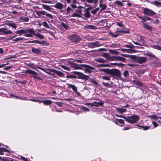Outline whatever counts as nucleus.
Masks as SVG:
<instances>
[{"instance_id":"f257e3e1","label":"nucleus","mask_w":161,"mask_h":161,"mask_svg":"<svg viewBox=\"0 0 161 161\" xmlns=\"http://www.w3.org/2000/svg\"><path fill=\"white\" fill-rule=\"evenodd\" d=\"M124 119L127 122L133 124L136 123L139 120L140 118L139 116L135 114L131 116L124 117Z\"/></svg>"},{"instance_id":"f03ea898","label":"nucleus","mask_w":161,"mask_h":161,"mask_svg":"<svg viewBox=\"0 0 161 161\" xmlns=\"http://www.w3.org/2000/svg\"><path fill=\"white\" fill-rule=\"evenodd\" d=\"M68 38L72 42L75 43L79 42L81 39L80 36L75 34L68 36Z\"/></svg>"},{"instance_id":"7ed1b4c3","label":"nucleus","mask_w":161,"mask_h":161,"mask_svg":"<svg viewBox=\"0 0 161 161\" xmlns=\"http://www.w3.org/2000/svg\"><path fill=\"white\" fill-rule=\"evenodd\" d=\"M25 32L24 36L27 37H32L34 35L35 31L31 28H28L25 30Z\"/></svg>"},{"instance_id":"20e7f679","label":"nucleus","mask_w":161,"mask_h":161,"mask_svg":"<svg viewBox=\"0 0 161 161\" xmlns=\"http://www.w3.org/2000/svg\"><path fill=\"white\" fill-rule=\"evenodd\" d=\"M143 14L149 16H152L155 15L156 13L152 10L147 8H143L142 9Z\"/></svg>"},{"instance_id":"39448f33","label":"nucleus","mask_w":161,"mask_h":161,"mask_svg":"<svg viewBox=\"0 0 161 161\" xmlns=\"http://www.w3.org/2000/svg\"><path fill=\"white\" fill-rule=\"evenodd\" d=\"M108 74L114 76L119 77L120 73V71L117 69H110Z\"/></svg>"},{"instance_id":"423d86ee","label":"nucleus","mask_w":161,"mask_h":161,"mask_svg":"<svg viewBox=\"0 0 161 161\" xmlns=\"http://www.w3.org/2000/svg\"><path fill=\"white\" fill-rule=\"evenodd\" d=\"M25 72L28 74L34 75V76H31V77H33L35 79H37L38 80H41V77H39L36 76V75H37V73L35 71H33L31 69H27L26 70Z\"/></svg>"},{"instance_id":"0eeeda50","label":"nucleus","mask_w":161,"mask_h":161,"mask_svg":"<svg viewBox=\"0 0 161 161\" xmlns=\"http://www.w3.org/2000/svg\"><path fill=\"white\" fill-rule=\"evenodd\" d=\"M101 45L102 44L98 41H96L95 42H90L88 43V47L92 48L100 47Z\"/></svg>"},{"instance_id":"6e6552de","label":"nucleus","mask_w":161,"mask_h":161,"mask_svg":"<svg viewBox=\"0 0 161 161\" xmlns=\"http://www.w3.org/2000/svg\"><path fill=\"white\" fill-rule=\"evenodd\" d=\"M111 59L113 61H119L124 62L126 61V59L125 58L120 56H112L111 58Z\"/></svg>"},{"instance_id":"1a4fd4ad","label":"nucleus","mask_w":161,"mask_h":161,"mask_svg":"<svg viewBox=\"0 0 161 161\" xmlns=\"http://www.w3.org/2000/svg\"><path fill=\"white\" fill-rule=\"evenodd\" d=\"M67 85L68 86V88H71L73 90L74 92H76V94L78 96H80V93L79 92L77 91V87H76L75 85H73L70 84H67Z\"/></svg>"},{"instance_id":"9d476101","label":"nucleus","mask_w":161,"mask_h":161,"mask_svg":"<svg viewBox=\"0 0 161 161\" xmlns=\"http://www.w3.org/2000/svg\"><path fill=\"white\" fill-rule=\"evenodd\" d=\"M84 65L83 67H82V70H84L86 72L90 73L91 72V70H93L94 68L90 66H88L86 64H82Z\"/></svg>"},{"instance_id":"9b49d317","label":"nucleus","mask_w":161,"mask_h":161,"mask_svg":"<svg viewBox=\"0 0 161 161\" xmlns=\"http://www.w3.org/2000/svg\"><path fill=\"white\" fill-rule=\"evenodd\" d=\"M70 66L72 68H74L76 69H81L82 67H83L84 65L82 64H77L71 63L70 64Z\"/></svg>"},{"instance_id":"f8f14e48","label":"nucleus","mask_w":161,"mask_h":161,"mask_svg":"<svg viewBox=\"0 0 161 161\" xmlns=\"http://www.w3.org/2000/svg\"><path fill=\"white\" fill-rule=\"evenodd\" d=\"M147 60V58L144 57H138L136 60L137 62L139 63L142 64L145 62Z\"/></svg>"},{"instance_id":"ddd939ff","label":"nucleus","mask_w":161,"mask_h":161,"mask_svg":"<svg viewBox=\"0 0 161 161\" xmlns=\"http://www.w3.org/2000/svg\"><path fill=\"white\" fill-rule=\"evenodd\" d=\"M74 73L78 75V77L80 79H86L87 78V76L83 73L78 72H74Z\"/></svg>"},{"instance_id":"4468645a","label":"nucleus","mask_w":161,"mask_h":161,"mask_svg":"<svg viewBox=\"0 0 161 161\" xmlns=\"http://www.w3.org/2000/svg\"><path fill=\"white\" fill-rule=\"evenodd\" d=\"M103 103L102 102H94L92 103H88V105L92 106H95L98 107L99 106H103Z\"/></svg>"},{"instance_id":"2eb2a0df","label":"nucleus","mask_w":161,"mask_h":161,"mask_svg":"<svg viewBox=\"0 0 161 161\" xmlns=\"http://www.w3.org/2000/svg\"><path fill=\"white\" fill-rule=\"evenodd\" d=\"M66 9L67 12L69 13L73 10V8H76V6L74 4H71Z\"/></svg>"},{"instance_id":"dca6fc26","label":"nucleus","mask_w":161,"mask_h":161,"mask_svg":"<svg viewBox=\"0 0 161 161\" xmlns=\"http://www.w3.org/2000/svg\"><path fill=\"white\" fill-rule=\"evenodd\" d=\"M0 32H2L5 34H12V32L10 30H8L5 28L0 29Z\"/></svg>"},{"instance_id":"f3484780","label":"nucleus","mask_w":161,"mask_h":161,"mask_svg":"<svg viewBox=\"0 0 161 161\" xmlns=\"http://www.w3.org/2000/svg\"><path fill=\"white\" fill-rule=\"evenodd\" d=\"M83 14L82 13V11L80 9H79L77 13H75L73 14L72 17H78L79 18L82 17Z\"/></svg>"},{"instance_id":"a211bd4d","label":"nucleus","mask_w":161,"mask_h":161,"mask_svg":"<svg viewBox=\"0 0 161 161\" xmlns=\"http://www.w3.org/2000/svg\"><path fill=\"white\" fill-rule=\"evenodd\" d=\"M53 7L58 9L61 10L64 7V6L62 3H57L54 5L53 6Z\"/></svg>"},{"instance_id":"6ab92c4d","label":"nucleus","mask_w":161,"mask_h":161,"mask_svg":"<svg viewBox=\"0 0 161 161\" xmlns=\"http://www.w3.org/2000/svg\"><path fill=\"white\" fill-rule=\"evenodd\" d=\"M136 38L137 40L141 43H144L145 42L146 38L141 36L138 35L137 36Z\"/></svg>"},{"instance_id":"aec40b11","label":"nucleus","mask_w":161,"mask_h":161,"mask_svg":"<svg viewBox=\"0 0 161 161\" xmlns=\"http://www.w3.org/2000/svg\"><path fill=\"white\" fill-rule=\"evenodd\" d=\"M132 82L141 87L142 86H143V83L142 82L140 81L137 78H135L132 81Z\"/></svg>"},{"instance_id":"412c9836","label":"nucleus","mask_w":161,"mask_h":161,"mask_svg":"<svg viewBox=\"0 0 161 161\" xmlns=\"http://www.w3.org/2000/svg\"><path fill=\"white\" fill-rule=\"evenodd\" d=\"M137 16L140 19L142 20L143 22H146L147 20H151V19L147 16H141L137 15Z\"/></svg>"},{"instance_id":"4be33fe9","label":"nucleus","mask_w":161,"mask_h":161,"mask_svg":"<svg viewBox=\"0 0 161 161\" xmlns=\"http://www.w3.org/2000/svg\"><path fill=\"white\" fill-rule=\"evenodd\" d=\"M32 49V52L35 54H40L41 53V51L40 50V49L39 48H36L34 47H33L31 48Z\"/></svg>"},{"instance_id":"5701e85b","label":"nucleus","mask_w":161,"mask_h":161,"mask_svg":"<svg viewBox=\"0 0 161 161\" xmlns=\"http://www.w3.org/2000/svg\"><path fill=\"white\" fill-rule=\"evenodd\" d=\"M142 22L143 25L145 29L150 31H151L152 29V28L151 26L146 24L145 23L143 22V21H142Z\"/></svg>"},{"instance_id":"b1692460","label":"nucleus","mask_w":161,"mask_h":161,"mask_svg":"<svg viewBox=\"0 0 161 161\" xmlns=\"http://www.w3.org/2000/svg\"><path fill=\"white\" fill-rule=\"evenodd\" d=\"M83 15L87 18H89L90 17L91 14L88 10L87 9H86L84 11V14H83L82 16Z\"/></svg>"},{"instance_id":"393cba45","label":"nucleus","mask_w":161,"mask_h":161,"mask_svg":"<svg viewBox=\"0 0 161 161\" xmlns=\"http://www.w3.org/2000/svg\"><path fill=\"white\" fill-rule=\"evenodd\" d=\"M30 66L31 68H33L34 69H35L36 68H37L39 69H40L43 70V71H44L45 72H46V73H47V74H49L48 72H46L44 69H43V68H42L41 67H36L34 65V64H30Z\"/></svg>"},{"instance_id":"a878e982","label":"nucleus","mask_w":161,"mask_h":161,"mask_svg":"<svg viewBox=\"0 0 161 161\" xmlns=\"http://www.w3.org/2000/svg\"><path fill=\"white\" fill-rule=\"evenodd\" d=\"M61 25L62 27L66 30H67L69 28L68 25L63 22L61 23Z\"/></svg>"},{"instance_id":"bb28decb","label":"nucleus","mask_w":161,"mask_h":161,"mask_svg":"<svg viewBox=\"0 0 161 161\" xmlns=\"http://www.w3.org/2000/svg\"><path fill=\"white\" fill-rule=\"evenodd\" d=\"M99 7L101 8V10H103L105 9L107 7V5L106 4H103L102 2H101L99 5Z\"/></svg>"},{"instance_id":"cd10ccee","label":"nucleus","mask_w":161,"mask_h":161,"mask_svg":"<svg viewBox=\"0 0 161 161\" xmlns=\"http://www.w3.org/2000/svg\"><path fill=\"white\" fill-rule=\"evenodd\" d=\"M34 36L39 38L40 39H44V37L42 35L39 33L35 32Z\"/></svg>"},{"instance_id":"c85d7f7f","label":"nucleus","mask_w":161,"mask_h":161,"mask_svg":"<svg viewBox=\"0 0 161 161\" xmlns=\"http://www.w3.org/2000/svg\"><path fill=\"white\" fill-rule=\"evenodd\" d=\"M40 102L43 103L46 105H49L52 104V101L50 100H40Z\"/></svg>"},{"instance_id":"c756f323","label":"nucleus","mask_w":161,"mask_h":161,"mask_svg":"<svg viewBox=\"0 0 161 161\" xmlns=\"http://www.w3.org/2000/svg\"><path fill=\"white\" fill-rule=\"evenodd\" d=\"M137 125L139 127V129H141V128H142L144 130H147L150 129V127L149 126L141 125L139 126L138 125Z\"/></svg>"},{"instance_id":"7c9ffc66","label":"nucleus","mask_w":161,"mask_h":161,"mask_svg":"<svg viewBox=\"0 0 161 161\" xmlns=\"http://www.w3.org/2000/svg\"><path fill=\"white\" fill-rule=\"evenodd\" d=\"M7 25H8L9 26L12 27L13 28L16 29L17 27V24L15 23H8L7 24Z\"/></svg>"},{"instance_id":"2f4dec72","label":"nucleus","mask_w":161,"mask_h":161,"mask_svg":"<svg viewBox=\"0 0 161 161\" xmlns=\"http://www.w3.org/2000/svg\"><path fill=\"white\" fill-rule=\"evenodd\" d=\"M85 28L87 29H96V27L91 25H86L85 26Z\"/></svg>"},{"instance_id":"473e14b6","label":"nucleus","mask_w":161,"mask_h":161,"mask_svg":"<svg viewBox=\"0 0 161 161\" xmlns=\"http://www.w3.org/2000/svg\"><path fill=\"white\" fill-rule=\"evenodd\" d=\"M42 7L45 9L49 11H51V8H50V7L49 6L45 4H42Z\"/></svg>"},{"instance_id":"72a5a7b5","label":"nucleus","mask_w":161,"mask_h":161,"mask_svg":"<svg viewBox=\"0 0 161 161\" xmlns=\"http://www.w3.org/2000/svg\"><path fill=\"white\" fill-rule=\"evenodd\" d=\"M117 111L119 112L120 113H123L125 112L126 111V109L123 108H118L116 109Z\"/></svg>"},{"instance_id":"f704fd0d","label":"nucleus","mask_w":161,"mask_h":161,"mask_svg":"<svg viewBox=\"0 0 161 161\" xmlns=\"http://www.w3.org/2000/svg\"><path fill=\"white\" fill-rule=\"evenodd\" d=\"M99 0H86L87 3H93L95 4H96L98 1Z\"/></svg>"},{"instance_id":"c9c22d12","label":"nucleus","mask_w":161,"mask_h":161,"mask_svg":"<svg viewBox=\"0 0 161 161\" xmlns=\"http://www.w3.org/2000/svg\"><path fill=\"white\" fill-rule=\"evenodd\" d=\"M96 61L100 63H104L106 62V61L102 58H98L95 59Z\"/></svg>"},{"instance_id":"e433bc0d","label":"nucleus","mask_w":161,"mask_h":161,"mask_svg":"<svg viewBox=\"0 0 161 161\" xmlns=\"http://www.w3.org/2000/svg\"><path fill=\"white\" fill-rule=\"evenodd\" d=\"M124 47H125L128 48H130L132 49H134V48L135 47H135L134 46L133 44L131 43H130L128 45H125L123 46Z\"/></svg>"},{"instance_id":"4c0bfd02","label":"nucleus","mask_w":161,"mask_h":161,"mask_svg":"<svg viewBox=\"0 0 161 161\" xmlns=\"http://www.w3.org/2000/svg\"><path fill=\"white\" fill-rule=\"evenodd\" d=\"M25 30L22 29L20 30H19L16 31L15 33L17 34H25Z\"/></svg>"},{"instance_id":"58836bf2","label":"nucleus","mask_w":161,"mask_h":161,"mask_svg":"<svg viewBox=\"0 0 161 161\" xmlns=\"http://www.w3.org/2000/svg\"><path fill=\"white\" fill-rule=\"evenodd\" d=\"M117 32H121V33H129V31H125L123 29H120L118 28L117 29Z\"/></svg>"},{"instance_id":"ea45409f","label":"nucleus","mask_w":161,"mask_h":161,"mask_svg":"<svg viewBox=\"0 0 161 161\" xmlns=\"http://www.w3.org/2000/svg\"><path fill=\"white\" fill-rule=\"evenodd\" d=\"M151 47H153L155 49H156L160 51H161V47H160L159 46L157 45H152Z\"/></svg>"},{"instance_id":"a19ab883","label":"nucleus","mask_w":161,"mask_h":161,"mask_svg":"<svg viewBox=\"0 0 161 161\" xmlns=\"http://www.w3.org/2000/svg\"><path fill=\"white\" fill-rule=\"evenodd\" d=\"M109 52L110 53L115 54L116 55H119V53L116 50H109Z\"/></svg>"},{"instance_id":"79ce46f5","label":"nucleus","mask_w":161,"mask_h":161,"mask_svg":"<svg viewBox=\"0 0 161 161\" xmlns=\"http://www.w3.org/2000/svg\"><path fill=\"white\" fill-rule=\"evenodd\" d=\"M8 150L3 148H0V154H3V153L8 152Z\"/></svg>"},{"instance_id":"37998d69","label":"nucleus","mask_w":161,"mask_h":161,"mask_svg":"<svg viewBox=\"0 0 161 161\" xmlns=\"http://www.w3.org/2000/svg\"><path fill=\"white\" fill-rule=\"evenodd\" d=\"M23 38L22 37H17L16 39H12V41L14 42H17L22 41Z\"/></svg>"},{"instance_id":"c03bdc74","label":"nucleus","mask_w":161,"mask_h":161,"mask_svg":"<svg viewBox=\"0 0 161 161\" xmlns=\"http://www.w3.org/2000/svg\"><path fill=\"white\" fill-rule=\"evenodd\" d=\"M65 1L68 3H72L73 4H75L77 3V1L76 0H65Z\"/></svg>"},{"instance_id":"a18cd8bd","label":"nucleus","mask_w":161,"mask_h":161,"mask_svg":"<svg viewBox=\"0 0 161 161\" xmlns=\"http://www.w3.org/2000/svg\"><path fill=\"white\" fill-rule=\"evenodd\" d=\"M100 71H102L108 74V72L109 71L110 69H100Z\"/></svg>"},{"instance_id":"49530a36","label":"nucleus","mask_w":161,"mask_h":161,"mask_svg":"<svg viewBox=\"0 0 161 161\" xmlns=\"http://www.w3.org/2000/svg\"><path fill=\"white\" fill-rule=\"evenodd\" d=\"M146 54L147 56H148L150 58H156L155 56L151 52L147 53Z\"/></svg>"},{"instance_id":"de8ad7c7","label":"nucleus","mask_w":161,"mask_h":161,"mask_svg":"<svg viewBox=\"0 0 161 161\" xmlns=\"http://www.w3.org/2000/svg\"><path fill=\"white\" fill-rule=\"evenodd\" d=\"M109 65L108 64H99L97 65L98 67H109Z\"/></svg>"},{"instance_id":"09e8293b","label":"nucleus","mask_w":161,"mask_h":161,"mask_svg":"<svg viewBox=\"0 0 161 161\" xmlns=\"http://www.w3.org/2000/svg\"><path fill=\"white\" fill-rule=\"evenodd\" d=\"M109 35L113 37H117L119 34H114L113 32H111L109 33Z\"/></svg>"},{"instance_id":"8fccbe9b","label":"nucleus","mask_w":161,"mask_h":161,"mask_svg":"<svg viewBox=\"0 0 161 161\" xmlns=\"http://www.w3.org/2000/svg\"><path fill=\"white\" fill-rule=\"evenodd\" d=\"M52 71L54 72L56 74H57L58 75H60V76H62L63 75V73H62L61 72H59L58 71H56L55 70H52Z\"/></svg>"},{"instance_id":"3c124183","label":"nucleus","mask_w":161,"mask_h":161,"mask_svg":"<svg viewBox=\"0 0 161 161\" xmlns=\"http://www.w3.org/2000/svg\"><path fill=\"white\" fill-rule=\"evenodd\" d=\"M42 24L44 26L46 27L49 28L50 27L47 23L46 21H44L42 22Z\"/></svg>"},{"instance_id":"603ef678","label":"nucleus","mask_w":161,"mask_h":161,"mask_svg":"<svg viewBox=\"0 0 161 161\" xmlns=\"http://www.w3.org/2000/svg\"><path fill=\"white\" fill-rule=\"evenodd\" d=\"M119 46V44L115 43H113L111 45V47H118Z\"/></svg>"},{"instance_id":"864d4df0","label":"nucleus","mask_w":161,"mask_h":161,"mask_svg":"<svg viewBox=\"0 0 161 161\" xmlns=\"http://www.w3.org/2000/svg\"><path fill=\"white\" fill-rule=\"evenodd\" d=\"M129 72L127 70H125L124 71L123 75L125 77H127L129 75Z\"/></svg>"},{"instance_id":"5fc2aeb1","label":"nucleus","mask_w":161,"mask_h":161,"mask_svg":"<svg viewBox=\"0 0 161 161\" xmlns=\"http://www.w3.org/2000/svg\"><path fill=\"white\" fill-rule=\"evenodd\" d=\"M46 16L49 17L51 19H53V17L52 15L49 14H48L47 12L46 13Z\"/></svg>"},{"instance_id":"6e6d98bb","label":"nucleus","mask_w":161,"mask_h":161,"mask_svg":"<svg viewBox=\"0 0 161 161\" xmlns=\"http://www.w3.org/2000/svg\"><path fill=\"white\" fill-rule=\"evenodd\" d=\"M102 84L106 87H110V85L109 83H105V82H103Z\"/></svg>"},{"instance_id":"4d7b16f0","label":"nucleus","mask_w":161,"mask_h":161,"mask_svg":"<svg viewBox=\"0 0 161 161\" xmlns=\"http://www.w3.org/2000/svg\"><path fill=\"white\" fill-rule=\"evenodd\" d=\"M36 43L40 44H44L45 43L44 41H39L36 40Z\"/></svg>"},{"instance_id":"13d9d810","label":"nucleus","mask_w":161,"mask_h":161,"mask_svg":"<svg viewBox=\"0 0 161 161\" xmlns=\"http://www.w3.org/2000/svg\"><path fill=\"white\" fill-rule=\"evenodd\" d=\"M102 77L103 79L105 80H110V78L108 76H103Z\"/></svg>"},{"instance_id":"bf43d9fd","label":"nucleus","mask_w":161,"mask_h":161,"mask_svg":"<svg viewBox=\"0 0 161 161\" xmlns=\"http://www.w3.org/2000/svg\"><path fill=\"white\" fill-rule=\"evenodd\" d=\"M115 3H116L117 4L120 6H123L122 3L119 1H116L115 2Z\"/></svg>"},{"instance_id":"052dcab7","label":"nucleus","mask_w":161,"mask_h":161,"mask_svg":"<svg viewBox=\"0 0 161 161\" xmlns=\"http://www.w3.org/2000/svg\"><path fill=\"white\" fill-rule=\"evenodd\" d=\"M117 121L119 123L123 124L124 123V122L123 120L121 119H117Z\"/></svg>"},{"instance_id":"680f3d73","label":"nucleus","mask_w":161,"mask_h":161,"mask_svg":"<svg viewBox=\"0 0 161 161\" xmlns=\"http://www.w3.org/2000/svg\"><path fill=\"white\" fill-rule=\"evenodd\" d=\"M55 103L58 106H62L63 105V103L59 102H55Z\"/></svg>"},{"instance_id":"e2e57ef3","label":"nucleus","mask_w":161,"mask_h":161,"mask_svg":"<svg viewBox=\"0 0 161 161\" xmlns=\"http://www.w3.org/2000/svg\"><path fill=\"white\" fill-rule=\"evenodd\" d=\"M117 24L119 27H124V25L123 24H122V23L121 22H117Z\"/></svg>"},{"instance_id":"0e129e2a","label":"nucleus","mask_w":161,"mask_h":161,"mask_svg":"<svg viewBox=\"0 0 161 161\" xmlns=\"http://www.w3.org/2000/svg\"><path fill=\"white\" fill-rule=\"evenodd\" d=\"M22 19L25 22H28L29 20V18L28 17H25L22 18Z\"/></svg>"},{"instance_id":"69168bd1","label":"nucleus","mask_w":161,"mask_h":161,"mask_svg":"<svg viewBox=\"0 0 161 161\" xmlns=\"http://www.w3.org/2000/svg\"><path fill=\"white\" fill-rule=\"evenodd\" d=\"M43 2L45 3H52V2L49 0H43Z\"/></svg>"},{"instance_id":"338daca9","label":"nucleus","mask_w":161,"mask_h":161,"mask_svg":"<svg viewBox=\"0 0 161 161\" xmlns=\"http://www.w3.org/2000/svg\"><path fill=\"white\" fill-rule=\"evenodd\" d=\"M12 66L11 65V66H8V67H6L4 68L3 69L4 70H8V69H10L12 68Z\"/></svg>"},{"instance_id":"774afa93","label":"nucleus","mask_w":161,"mask_h":161,"mask_svg":"<svg viewBox=\"0 0 161 161\" xmlns=\"http://www.w3.org/2000/svg\"><path fill=\"white\" fill-rule=\"evenodd\" d=\"M61 67L64 69H66L67 70H69V68L68 67H67L66 66H65L62 65L61 66Z\"/></svg>"}]
</instances>
